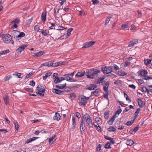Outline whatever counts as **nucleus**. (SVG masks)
<instances>
[{
	"label": "nucleus",
	"instance_id": "a878e982",
	"mask_svg": "<svg viewBox=\"0 0 152 152\" xmlns=\"http://www.w3.org/2000/svg\"><path fill=\"white\" fill-rule=\"evenodd\" d=\"M38 137H33L32 138H30L26 140V143H29L31 142L32 141L35 140L36 139L38 138Z\"/></svg>",
	"mask_w": 152,
	"mask_h": 152
},
{
	"label": "nucleus",
	"instance_id": "49530a36",
	"mask_svg": "<svg viewBox=\"0 0 152 152\" xmlns=\"http://www.w3.org/2000/svg\"><path fill=\"white\" fill-rule=\"evenodd\" d=\"M130 30L133 32L135 31L136 30V27L133 24L132 25Z\"/></svg>",
	"mask_w": 152,
	"mask_h": 152
},
{
	"label": "nucleus",
	"instance_id": "bb28decb",
	"mask_svg": "<svg viewBox=\"0 0 152 152\" xmlns=\"http://www.w3.org/2000/svg\"><path fill=\"white\" fill-rule=\"evenodd\" d=\"M115 118V115H114L109 120L108 122L109 124L111 125L114 122Z\"/></svg>",
	"mask_w": 152,
	"mask_h": 152
},
{
	"label": "nucleus",
	"instance_id": "7c9ffc66",
	"mask_svg": "<svg viewBox=\"0 0 152 152\" xmlns=\"http://www.w3.org/2000/svg\"><path fill=\"white\" fill-rule=\"evenodd\" d=\"M134 143V142L131 140H127L126 141V144L127 145L131 146Z\"/></svg>",
	"mask_w": 152,
	"mask_h": 152
},
{
	"label": "nucleus",
	"instance_id": "f8f14e48",
	"mask_svg": "<svg viewBox=\"0 0 152 152\" xmlns=\"http://www.w3.org/2000/svg\"><path fill=\"white\" fill-rule=\"evenodd\" d=\"M4 101L6 105L9 104V97L8 96L5 95L4 97Z\"/></svg>",
	"mask_w": 152,
	"mask_h": 152
},
{
	"label": "nucleus",
	"instance_id": "69168bd1",
	"mask_svg": "<svg viewBox=\"0 0 152 152\" xmlns=\"http://www.w3.org/2000/svg\"><path fill=\"white\" fill-rule=\"evenodd\" d=\"M110 17H108L106 18V20L105 22V24L107 25V24L110 21Z\"/></svg>",
	"mask_w": 152,
	"mask_h": 152
},
{
	"label": "nucleus",
	"instance_id": "bf43d9fd",
	"mask_svg": "<svg viewBox=\"0 0 152 152\" xmlns=\"http://www.w3.org/2000/svg\"><path fill=\"white\" fill-rule=\"evenodd\" d=\"M143 77H144L143 79H144L146 80H149L150 79H152V77H148L146 75L145 76H144Z\"/></svg>",
	"mask_w": 152,
	"mask_h": 152
},
{
	"label": "nucleus",
	"instance_id": "052dcab7",
	"mask_svg": "<svg viewBox=\"0 0 152 152\" xmlns=\"http://www.w3.org/2000/svg\"><path fill=\"white\" fill-rule=\"evenodd\" d=\"M108 94L107 92L104 94L103 95V96H104V97L105 98L107 99V100H108Z\"/></svg>",
	"mask_w": 152,
	"mask_h": 152
},
{
	"label": "nucleus",
	"instance_id": "f3484780",
	"mask_svg": "<svg viewBox=\"0 0 152 152\" xmlns=\"http://www.w3.org/2000/svg\"><path fill=\"white\" fill-rule=\"evenodd\" d=\"M97 86L93 84H91L88 87L87 89L90 90H94L96 88Z\"/></svg>",
	"mask_w": 152,
	"mask_h": 152
},
{
	"label": "nucleus",
	"instance_id": "e433bc0d",
	"mask_svg": "<svg viewBox=\"0 0 152 152\" xmlns=\"http://www.w3.org/2000/svg\"><path fill=\"white\" fill-rule=\"evenodd\" d=\"M40 26L38 25H37L34 26V29L37 32H40L41 29H40Z\"/></svg>",
	"mask_w": 152,
	"mask_h": 152
},
{
	"label": "nucleus",
	"instance_id": "412c9836",
	"mask_svg": "<svg viewBox=\"0 0 152 152\" xmlns=\"http://www.w3.org/2000/svg\"><path fill=\"white\" fill-rule=\"evenodd\" d=\"M101 89L99 88L96 89L94 91H92V94H93L95 95L96 96H99V93L100 92Z\"/></svg>",
	"mask_w": 152,
	"mask_h": 152
},
{
	"label": "nucleus",
	"instance_id": "13d9d810",
	"mask_svg": "<svg viewBox=\"0 0 152 152\" xmlns=\"http://www.w3.org/2000/svg\"><path fill=\"white\" fill-rule=\"evenodd\" d=\"M75 116L78 118H80L81 117V115L78 112H76L75 113Z\"/></svg>",
	"mask_w": 152,
	"mask_h": 152
},
{
	"label": "nucleus",
	"instance_id": "4be33fe9",
	"mask_svg": "<svg viewBox=\"0 0 152 152\" xmlns=\"http://www.w3.org/2000/svg\"><path fill=\"white\" fill-rule=\"evenodd\" d=\"M56 136L55 135H53L52 137L50 138L49 139V144H52L53 142H54L56 140Z\"/></svg>",
	"mask_w": 152,
	"mask_h": 152
},
{
	"label": "nucleus",
	"instance_id": "0e129e2a",
	"mask_svg": "<svg viewBox=\"0 0 152 152\" xmlns=\"http://www.w3.org/2000/svg\"><path fill=\"white\" fill-rule=\"evenodd\" d=\"M65 28L62 26H59L58 27V28L57 29L58 30H63L65 29Z\"/></svg>",
	"mask_w": 152,
	"mask_h": 152
},
{
	"label": "nucleus",
	"instance_id": "8fccbe9b",
	"mask_svg": "<svg viewBox=\"0 0 152 152\" xmlns=\"http://www.w3.org/2000/svg\"><path fill=\"white\" fill-rule=\"evenodd\" d=\"M140 109L139 108H138L137 109L136 111L134 113V115H135V116H136V117H137V115L140 112Z\"/></svg>",
	"mask_w": 152,
	"mask_h": 152
},
{
	"label": "nucleus",
	"instance_id": "f704fd0d",
	"mask_svg": "<svg viewBox=\"0 0 152 152\" xmlns=\"http://www.w3.org/2000/svg\"><path fill=\"white\" fill-rule=\"evenodd\" d=\"M104 78L102 77L99 79L98 80V82H96V84H99L100 85H102L103 84V80Z\"/></svg>",
	"mask_w": 152,
	"mask_h": 152
},
{
	"label": "nucleus",
	"instance_id": "de8ad7c7",
	"mask_svg": "<svg viewBox=\"0 0 152 152\" xmlns=\"http://www.w3.org/2000/svg\"><path fill=\"white\" fill-rule=\"evenodd\" d=\"M101 147L102 145L100 144H99L96 147V151L99 152L101 150Z\"/></svg>",
	"mask_w": 152,
	"mask_h": 152
},
{
	"label": "nucleus",
	"instance_id": "1a4fd4ad",
	"mask_svg": "<svg viewBox=\"0 0 152 152\" xmlns=\"http://www.w3.org/2000/svg\"><path fill=\"white\" fill-rule=\"evenodd\" d=\"M95 42L94 41L86 42L84 44L83 48H89L93 45L95 44Z\"/></svg>",
	"mask_w": 152,
	"mask_h": 152
},
{
	"label": "nucleus",
	"instance_id": "aec40b11",
	"mask_svg": "<svg viewBox=\"0 0 152 152\" xmlns=\"http://www.w3.org/2000/svg\"><path fill=\"white\" fill-rule=\"evenodd\" d=\"M19 33V31L16 30H14L12 31V34L14 36V37L15 39H17L18 38V35Z\"/></svg>",
	"mask_w": 152,
	"mask_h": 152
},
{
	"label": "nucleus",
	"instance_id": "774afa93",
	"mask_svg": "<svg viewBox=\"0 0 152 152\" xmlns=\"http://www.w3.org/2000/svg\"><path fill=\"white\" fill-rule=\"evenodd\" d=\"M129 87L133 89H135L136 88V86L133 84H130L129 86Z\"/></svg>",
	"mask_w": 152,
	"mask_h": 152
},
{
	"label": "nucleus",
	"instance_id": "2eb2a0df",
	"mask_svg": "<svg viewBox=\"0 0 152 152\" xmlns=\"http://www.w3.org/2000/svg\"><path fill=\"white\" fill-rule=\"evenodd\" d=\"M44 52L42 51H40L37 53H34L33 54V56L36 57H39L43 55Z\"/></svg>",
	"mask_w": 152,
	"mask_h": 152
},
{
	"label": "nucleus",
	"instance_id": "37998d69",
	"mask_svg": "<svg viewBox=\"0 0 152 152\" xmlns=\"http://www.w3.org/2000/svg\"><path fill=\"white\" fill-rule=\"evenodd\" d=\"M61 81V80H60L59 78L57 77L55 78V79L54 80V83L55 84H57L58 83H59Z\"/></svg>",
	"mask_w": 152,
	"mask_h": 152
},
{
	"label": "nucleus",
	"instance_id": "c756f323",
	"mask_svg": "<svg viewBox=\"0 0 152 152\" xmlns=\"http://www.w3.org/2000/svg\"><path fill=\"white\" fill-rule=\"evenodd\" d=\"M127 75V74L123 71H120L117 73V75L119 76H124Z\"/></svg>",
	"mask_w": 152,
	"mask_h": 152
},
{
	"label": "nucleus",
	"instance_id": "4d7b16f0",
	"mask_svg": "<svg viewBox=\"0 0 152 152\" xmlns=\"http://www.w3.org/2000/svg\"><path fill=\"white\" fill-rule=\"evenodd\" d=\"M121 111L122 110L121 109H119L115 112V115H116L117 114L119 115L121 113Z\"/></svg>",
	"mask_w": 152,
	"mask_h": 152
},
{
	"label": "nucleus",
	"instance_id": "c85d7f7f",
	"mask_svg": "<svg viewBox=\"0 0 152 152\" xmlns=\"http://www.w3.org/2000/svg\"><path fill=\"white\" fill-rule=\"evenodd\" d=\"M151 59H145L144 60V63L147 66H148L151 63Z\"/></svg>",
	"mask_w": 152,
	"mask_h": 152
},
{
	"label": "nucleus",
	"instance_id": "3c124183",
	"mask_svg": "<svg viewBox=\"0 0 152 152\" xmlns=\"http://www.w3.org/2000/svg\"><path fill=\"white\" fill-rule=\"evenodd\" d=\"M41 33L42 34L45 36H46L48 34L46 31L45 30H42L41 31Z\"/></svg>",
	"mask_w": 152,
	"mask_h": 152
},
{
	"label": "nucleus",
	"instance_id": "5701e85b",
	"mask_svg": "<svg viewBox=\"0 0 152 152\" xmlns=\"http://www.w3.org/2000/svg\"><path fill=\"white\" fill-rule=\"evenodd\" d=\"M46 18V12H42L41 16V19L43 21L45 22Z\"/></svg>",
	"mask_w": 152,
	"mask_h": 152
},
{
	"label": "nucleus",
	"instance_id": "2f4dec72",
	"mask_svg": "<svg viewBox=\"0 0 152 152\" xmlns=\"http://www.w3.org/2000/svg\"><path fill=\"white\" fill-rule=\"evenodd\" d=\"M33 20L32 18H31L30 19L28 20L26 22V25L27 27L29 26L31 23L32 22Z\"/></svg>",
	"mask_w": 152,
	"mask_h": 152
},
{
	"label": "nucleus",
	"instance_id": "9d476101",
	"mask_svg": "<svg viewBox=\"0 0 152 152\" xmlns=\"http://www.w3.org/2000/svg\"><path fill=\"white\" fill-rule=\"evenodd\" d=\"M64 76V79L67 81L72 82H74L76 81L73 79H72L69 77L68 74H65Z\"/></svg>",
	"mask_w": 152,
	"mask_h": 152
},
{
	"label": "nucleus",
	"instance_id": "338daca9",
	"mask_svg": "<svg viewBox=\"0 0 152 152\" xmlns=\"http://www.w3.org/2000/svg\"><path fill=\"white\" fill-rule=\"evenodd\" d=\"M97 127H96V129L99 132H101L102 131L101 128L99 125H98Z\"/></svg>",
	"mask_w": 152,
	"mask_h": 152
},
{
	"label": "nucleus",
	"instance_id": "0eeeda50",
	"mask_svg": "<svg viewBox=\"0 0 152 152\" xmlns=\"http://www.w3.org/2000/svg\"><path fill=\"white\" fill-rule=\"evenodd\" d=\"M2 39L5 43H8L11 41L12 38L10 35L6 34L3 35L2 37Z\"/></svg>",
	"mask_w": 152,
	"mask_h": 152
},
{
	"label": "nucleus",
	"instance_id": "a211bd4d",
	"mask_svg": "<svg viewBox=\"0 0 152 152\" xmlns=\"http://www.w3.org/2000/svg\"><path fill=\"white\" fill-rule=\"evenodd\" d=\"M85 73L84 71H82L77 72L75 75V76L77 77H83Z\"/></svg>",
	"mask_w": 152,
	"mask_h": 152
},
{
	"label": "nucleus",
	"instance_id": "4c0bfd02",
	"mask_svg": "<svg viewBox=\"0 0 152 152\" xmlns=\"http://www.w3.org/2000/svg\"><path fill=\"white\" fill-rule=\"evenodd\" d=\"M72 126L74 128V129H75V126H76V120H75V119L74 117H72Z\"/></svg>",
	"mask_w": 152,
	"mask_h": 152
},
{
	"label": "nucleus",
	"instance_id": "a18cd8bd",
	"mask_svg": "<svg viewBox=\"0 0 152 152\" xmlns=\"http://www.w3.org/2000/svg\"><path fill=\"white\" fill-rule=\"evenodd\" d=\"M76 95L75 94L72 93L69 95V97L71 99H74L75 98Z\"/></svg>",
	"mask_w": 152,
	"mask_h": 152
},
{
	"label": "nucleus",
	"instance_id": "6e6552de",
	"mask_svg": "<svg viewBox=\"0 0 152 152\" xmlns=\"http://www.w3.org/2000/svg\"><path fill=\"white\" fill-rule=\"evenodd\" d=\"M28 46L27 45H20L17 49L16 52L18 54H20L21 52L23 51L24 49Z\"/></svg>",
	"mask_w": 152,
	"mask_h": 152
},
{
	"label": "nucleus",
	"instance_id": "393cba45",
	"mask_svg": "<svg viewBox=\"0 0 152 152\" xmlns=\"http://www.w3.org/2000/svg\"><path fill=\"white\" fill-rule=\"evenodd\" d=\"M51 61H49L48 62L44 63L41 65L40 67H42L43 66H51Z\"/></svg>",
	"mask_w": 152,
	"mask_h": 152
},
{
	"label": "nucleus",
	"instance_id": "dca6fc26",
	"mask_svg": "<svg viewBox=\"0 0 152 152\" xmlns=\"http://www.w3.org/2000/svg\"><path fill=\"white\" fill-rule=\"evenodd\" d=\"M131 64L129 62L125 61L124 63H122L121 64V67L122 68H124L127 66H129Z\"/></svg>",
	"mask_w": 152,
	"mask_h": 152
},
{
	"label": "nucleus",
	"instance_id": "f257e3e1",
	"mask_svg": "<svg viewBox=\"0 0 152 152\" xmlns=\"http://www.w3.org/2000/svg\"><path fill=\"white\" fill-rule=\"evenodd\" d=\"M90 99V97H86L84 95L80 96L79 98V104L80 106H85L87 103V101Z\"/></svg>",
	"mask_w": 152,
	"mask_h": 152
},
{
	"label": "nucleus",
	"instance_id": "a19ab883",
	"mask_svg": "<svg viewBox=\"0 0 152 152\" xmlns=\"http://www.w3.org/2000/svg\"><path fill=\"white\" fill-rule=\"evenodd\" d=\"M20 22V20L19 19H16L15 20H13L12 22H11V23H14V24H18Z\"/></svg>",
	"mask_w": 152,
	"mask_h": 152
},
{
	"label": "nucleus",
	"instance_id": "ddd939ff",
	"mask_svg": "<svg viewBox=\"0 0 152 152\" xmlns=\"http://www.w3.org/2000/svg\"><path fill=\"white\" fill-rule=\"evenodd\" d=\"M109 82L107 81L103 85V89L105 92H107L108 91V88L109 87Z\"/></svg>",
	"mask_w": 152,
	"mask_h": 152
},
{
	"label": "nucleus",
	"instance_id": "603ef678",
	"mask_svg": "<svg viewBox=\"0 0 152 152\" xmlns=\"http://www.w3.org/2000/svg\"><path fill=\"white\" fill-rule=\"evenodd\" d=\"M134 122V121L133 120H132L130 121H127L126 123V125L127 126H130Z\"/></svg>",
	"mask_w": 152,
	"mask_h": 152
},
{
	"label": "nucleus",
	"instance_id": "ea45409f",
	"mask_svg": "<svg viewBox=\"0 0 152 152\" xmlns=\"http://www.w3.org/2000/svg\"><path fill=\"white\" fill-rule=\"evenodd\" d=\"M34 74V73L32 72H30L29 74L27 75L25 77V79H28L30 77Z\"/></svg>",
	"mask_w": 152,
	"mask_h": 152
},
{
	"label": "nucleus",
	"instance_id": "39448f33",
	"mask_svg": "<svg viewBox=\"0 0 152 152\" xmlns=\"http://www.w3.org/2000/svg\"><path fill=\"white\" fill-rule=\"evenodd\" d=\"M101 70L104 73L109 74L112 71V69L110 67H107L105 66H102L101 67Z\"/></svg>",
	"mask_w": 152,
	"mask_h": 152
},
{
	"label": "nucleus",
	"instance_id": "09e8293b",
	"mask_svg": "<svg viewBox=\"0 0 152 152\" xmlns=\"http://www.w3.org/2000/svg\"><path fill=\"white\" fill-rule=\"evenodd\" d=\"M104 148L106 149H108L111 148V147L109 143H107L105 145Z\"/></svg>",
	"mask_w": 152,
	"mask_h": 152
},
{
	"label": "nucleus",
	"instance_id": "c03bdc74",
	"mask_svg": "<svg viewBox=\"0 0 152 152\" xmlns=\"http://www.w3.org/2000/svg\"><path fill=\"white\" fill-rule=\"evenodd\" d=\"M128 27V25L126 24H123L121 26V28L123 30H124L126 28H127Z\"/></svg>",
	"mask_w": 152,
	"mask_h": 152
},
{
	"label": "nucleus",
	"instance_id": "6ab92c4d",
	"mask_svg": "<svg viewBox=\"0 0 152 152\" xmlns=\"http://www.w3.org/2000/svg\"><path fill=\"white\" fill-rule=\"evenodd\" d=\"M61 118V117L59 113H56L53 117V119L54 120L58 121L60 120Z\"/></svg>",
	"mask_w": 152,
	"mask_h": 152
},
{
	"label": "nucleus",
	"instance_id": "20e7f679",
	"mask_svg": "<svg viewBox=\"0 0 152 152\" xmlns=\"http://www.w3.org/2000/svg\"><path fill=\"white\" fill-rule=\"evenodd\" d=\"M45 86H38L36 89V90H37L38 92H37V94H39L40 96H43L44 94H43L45 93Z\"/></svg>",
	"mask_w": 152,
	"mask_h": 152
},
{
	"label": "nucleus",
	"instance_id": "cd10ccee",
	"mask_svg": "<svg viewBox=\"0 0 152 152\" xmlns=\"http://www.w3.org/2000/svg\"><path fill=\"white\" fill-rule=\"evenodd\" d=\"M148 73V72L147 70H143L140 72V75L144 77Z\"/></svg>",
	"mask_w": 152,
	"mask_h": 152
},
{
	"label": "nucleus",
	"instance_id": "5fc2aeb1",
	"mask_svg": "<svg viewBox=\"0 0 152 152\" xmlns=\"http://www.w3.org/2000/svg\"><path fill=\"white\" fill-rule=\"evenodd\" d=\"M93 4L95 5L99 3V1L98 0H92Z\"/></svg>",
	"mask_w": 152,
	"mask_h": 152
},
{
	"label": "nucleus",
	"instance_id": "72a5a7b5",
	"mask_svg": "<svg viewBox=\"0 0 152 152\" xmlns=\"http://www.w3.org/2000/svg\"><path fill=\"white\" fill-rule=\"evenodd\" d=\"M66 86V84H59L56 86V88L59 89H63Z\"/></svg>",
	"mask_w": 152,
	"mask_h": 152
},
{
	"label": "nucleus",
	"instance_id": "6e6d98bb",
	"mask_svg": "<svg viewBox=\"0 0 152 152\" xmlns=\"http://www.w3.org/2000/svg\"><path fill=\"white\" fill-rule=\"evenodd\" d=\"M54 15L56 16L57 13L58 12H59V9L56 8H55L54 9Z\"/></svg>",
	"mask_w": 152,
	"mask_h": 152
},
{
	"label": "nucleus",
	"instance_id": "b1692460",
	"mask_svg": "<svg viewBox=\"0 0 152 152\" xmlns=\"http://www.w3.org/2000/svg\"><path fill=\"white\" fill-rule=\"evenodd\" d=\"M137 102L138 103L139 106L140 107H142L143 106V101L140 99H138L137 100Z\"/></svg>",
	"mask_w": 152,
	"mask_h": 152
},
{
	"label": "nucleus",
	"instance_id": "79ce46f5",
	"mask_svg": "<svg viewBox=\"0 0 152 152\" xmlns=\"http://www.w3.org/2000/svg\"><path fill=\"white\" fill-rule=\"evenodd\" d=\"M14 124L15 125V128L16 130L18 131V130L19 126L18 125V123L17 122H14Z\"/></svg>",
	"mask_w": 152,
	"mask_h": 152
},
{
	"label": "nucleus",
	"instance_id": "e2e57ef3",
	"mask_svg": "<svg viewBox=\"0 0 152 152\" xmlns=\"http://www.w3.org/2000/svg\"><path fill=\"white\" fill-rule=\"evenodd\" d=\"M114 69L115 70H118L119 69V68L116 64H114L113 66Z\"/></svg>",
	"mask_w": 152,
	"mask_h": 152
},
{
	"label": "nucleus",
	"instance_id": "f03ea898",
	"mask_svg": "<svg viewBox=\"0 0 152 152\" xmlns=\"http://www.w3.org/2000/svg\"><path fill=\"white\" fill-rule=\"evenodd\" d=\"M92 71L91 70H89L87 72H86L88 74H89V73H91V74L88 75H87L88 78L91 79H94L95 77H97L98 74L100 72L99 70H96L93 71V72L91 73Z\"/></svg>",
	"mask_w": 152,
	"mask_h": 152
},
{
	"label": "nucleus",
	"instance_id": "423d86ee",
	"mask_svg": "<svg viewBox=\"0 0 152 152\" xmlns=\"http://www.w3.org/2000/svg\"><path fill=\"white\" fill-rule=\"evenodd\" d=\"M80 131L82 134L84 132L85 129V124L84 122V118L83 117L81 119L80 125Z\"/></svg>",
	"mask_w": 152,
	"mask_h": 152
},
{
	"label": "nucleus",
	"instance_id": "680f3d73",
	"mask_svg": "<svg viewBox=\"0 0 152 152\" xmlns=\"http://www.w3.org/2000/svg\"><path fill=\"white\" fill-rule=\"evenodd\" d=\"M73 29L72 28H70L68 29L67 31V33H68L70 35L71 32L72 31Z\"/></svg>",
	"mask_w": 152,
	"mask_h": 152
},
{
	"label": "nucleus",
	"instance_id": "4468645a",
	"mask_svg": "<svg viewBox=\"0 0 152 152\" xmlns=\"http://www.w3.org/2000/svg\"><path fill=\"white\" fill-rule=\"evenodd\" d=\"M138 40L137 39H134L130 42L129 45V47H131L133 46L134 45L138 43Z\"/></svg>",
	"mask_w": 152,
	"mask_h": 152
},
{
	"label": "nucleus",
	"instance_id": "864d4df0",
	"mask_svg": "<svg viewBox=\"0 0 152 152\" xmlns=\"http://www.w3.org/2000/svg\"><path fill=\"white\" fill-rule=\"evenodd\" d=\"M51 66L53 67H56L58 66V62L53 63L51 62Z\"/></svg>",
	"mask_w": 152,
	"mask_h": 152
},
{
	"label": "nucleus",
	"instance_id": "7ed1b4c3",
	"mask_svg": "<svg viewBox=\"0 0 152 152\" xmlns=\"http://www.w3.org/2000/svg\"><path fill=\"white\" fill-rule=\"evenodd\" d=\"M84 117L86 121V122L89 128H91L93 126V123L91 118L90 115L87 113L84 115Z\"/></svg>",
	"mask_w": 152,
	"mask_h": 152
},
{
	"label": "nucleus",
	"instance_id": "58836bf2",
	"mask_svg": "<svg viewBox=\"0 0 152 152\" xmlns=\"http://www.w3.org/2000/svg\"><path fill=\"white\" fill-rule=\"evenodd\" d=\"M25 34L23 32H20L19 31V33L18 35V38H21V37H24L25 36Z\"/></svg>",
	"mask_w": 152,
	"mask_h": 152
},
{
	"label": "nucleus",
	"instance_id": "9b49d317",
	"mask_svg": "<svg viewBox=\"0 0 152 152\" xmlns=\"http://www.w3.org/2000/svg\"><path fill=\"white\" fill-rule=\"evenodd\" d=\"M52 91L53 93H56V94L59 95L63 94L64 92L63 91H61L55 88L53 89L52 90Z\"/></svg>",
	"mask_w": 152,
	"mask_h": 152
},
{
	"label": "nucleus",
	"instance_id": "c9c22d12",
	"mask_svg": "<svg viewBox=\"0 0 152 152\" xmlns=\"http://www.w3.org/2000/svg\"><path fill=\"white\" fill-rule=\"evenodd\" d=\"M108 131L111 132H115L116 130L115 128L112 126H110L108 129Z\"/></svg>",
	"mask_w": 152,
	"mask_h": 152
},
{
	"label": "nucleus",
	"instance_id": "473e14b6",
	"mask_svg": "<svg viewBox=\"0 0 152 152\" xmlns=\"http://www.w3.org/2000/svg\"><path fill=\"white\" fill-rule=\"evenodd\" d=\"M10 52V51L9 49H7L6 50L0 52V56L2 55L6 54Z\"/></svg>",
	"mask_w": 152,
	"mask_h": 152
}]
</instances>
